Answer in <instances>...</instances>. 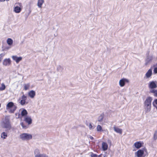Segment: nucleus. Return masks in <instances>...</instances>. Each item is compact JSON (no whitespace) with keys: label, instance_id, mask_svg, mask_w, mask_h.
Here are the masks:
<instances>
[{"label":"nucleus","instance_id":"nucleus-28","mask_svg":"<svg viewBox=\"0 0 157 157\" xmlns=\"http://www.w3.org/2000/svg\"><path fill=\"white\" fill-rule=\"evenodd\" d=\"M6 88V86L4 83L2 84V86L0 87V91H2L4 90Z\"/></svg>","mask_w":157,"mask_h":157},{"label":"nucleus","instance_id":"nucleus-5","mask_svg":"<svg viewBox=\"0 0 157 157\" xmlns=\"http://www.w3.org/2000/svg\"><path fill=\"white\" fill-rule=\"evenodd\" d=\"M20 138L23 140H29L32 139L33 136L31 134L23 133L20 135Z\"/></svg>","mask_w":157,"mask_h":157},{"label":"nucleus","instance_id":"nucleus-24","mask_svg":"<svg viewBox=\"0 0 157 157\" xmlns=\"http://www.w3.org/2000/svg\"><path fill=\"white\" fill-rule=\"evenodd\" d=\"M63 68L61 66H58L57 68V70L59 72H62L63 70Z\"/></svg>","mask_w":157,"mask_h":157},{"label":"nucleus","instance_id":"nucleus-20","mask_svg":"<svg viewBox=\"0 0 157 157\" xmlns=\"http://www.w3.org/2000/svg\"><path fill=\"white\" fill-rule=\"evenodd\" d=\"M7 43L9 46H11L13 43V40L10 38H8L7 40Z\"/></svg>","mask_w":157,"mask_h":157},{"label":"nucleus","instance_id":"nucleus-27","mask_svg":"<svg viewBox=\"0 0 157 157\" xmlns=\"http://www.w3.org/2000/svg\"><path fill=\"white\" fill-rule=\"evenodd\" d=\"M153 138L154 140H156L157 139V130L155 131Z\"/></svg>","mask_w":157,"mask_h":157},{"label":"nucleus","instance_id":"nucleus-2","mask_svg":"<svg viewBox=\"0 0 157 157\" xmlns=\"http://www.w3.org/2000/svg\"><path fill=\"white\" fill-rule=\"evenodd\" d=\"M135 154L137 157H145L148 155L147 151L145 147L139 149Z\"/></svg>","mask_w":157,"mask_h":157},{"label":"nucleus","instance_id":"nucleus-17","mask_svg":"<svg viewBox=\"0 0 157 157\" xmlns=\"http://www.w3.org/2000/svg\"><path fill=\"white\" fill-rule=\"evenodd\" d=\"M104 113H102L101 114L100 116L98 117V121L99 122H101L103 121L104 117Z\"/></svg>","mask_w":157,"mask_h":157},{"label":"nucleus","instance_id":"nucleus-11","mask_svg":"<svg viewBox=\"0 0 157 157\" xmlns=\"http://www.w3.org/2000/svg\"><path fill=\"white\" fill-rule=\"evenodd\" d=\"M11 64V60L10 59H6L3 60V65L6 66L9 65Z\"/></svg>","mask_w":157,"mask_h":157},{"label":"nucleus","instance_id":"nucleus-35","mask_svg":"<svg viewBox=\"0 0 157 157\" xmlns=\"http://www.w3.org/2000/svg\"><path fill=\"white\" fill-rule=\"evenodd\" d=\"M21 98L22 100L26 101L27 99V96L24 95H23L21 96Z\"/></svg>","mask_w":157,"mask_h":157},{"label":"nucleus","instance_id":"nucleus-29","mask_svg":"<svg viewBox=\"0 0 157 157\" xmlns=\"http://www.w3.org/2000/svg\"><path fill=\"white\" fill-rule=\"evenodd\" d=\"M97 131L98 132H101L102 131V127L100 125H98L97 128Z\"/></svg>","mask_w":157,"mask_h":157},{"label":"nucleus","instance_id":"nucleus-33","mask_svg":"<svg viewBox=\"0 0 157 157\" xmlns=\"http://www.w3.org/2000/svg\"><path fill=\"white\" fill-rule=\"evenodd\" d=\"M10 48V47H7L5 48H3V47L2 48H3L2 49V51H5L6 50H9Z\"/></svg>","mask_w":157,"mask_h":157},{"label":"nucleus","instance_id":"nucleus-39","mask_svg":"<svg viewBox=\"0 0 157 157\" xmlns=\"http://www.w3.org/2000/svg\"><path fill=\"white\" fill-rule=\"evenodd\" d=\"M21 116V114L20 113H18V115H17L18 117H17V118H19Z\"/></svg>","mask_w":157,"mask_h":157},{"label":"nucleus","instance_id":"nucleus-19","mask_svg":"<svg viewBox=\"0 0 157 157\" xmlns=\"http://www.w3.org/2000/svg\"><path fill=\"white\" fill-rule=\"evenodd\" d=\"M114 130L116 132H117L119 133L120 134H121L122 133V129L120 128H118L116 127H114Z\"/></svg>","mask_w":157,"mask_h":157},{"label":"nucleus","instance_id":"nucleus-37","mask_svg":"<svg viewBox=\"0 0 157 157\" xmlns=\"http://www.w3.org/2000/svg\"><path fill=\"white\" fill-rule=\"evenodd\" d=\"M39 157H48L47 155L44 154H41Z\"/></svg>","mask_w":157,"mask_h":157},{"label":"nucleus","instance_id":"nucleus-22","mask_svg":"<svg viewBox=\"0 0 157 157\" xmlns=\"http://www.w3.org/2000/svg\"><path fill=\"white\" fill-rule=\"evenodd\" d=\"M149 92L154 94V95L157 97V90L155 89L150 90Z\"/></svg>","mask_w":157,"mask_h":157},{"label":"nucleus","instance_id":"nucleus-40","mask_svg":"<svg viewBox=\"0 0 157 157\" xmlns=\"http://www.w3.org/2000/svg\"><path fill=\"white\" fill-rule=\"evenodd\" d=\"M89 138L91 140L94 139V138L91 136H90Z\"/></svg>","mask_w":157,"mask_h":157},{"label":"nucleus","instance_id":"nucleus-46","mask_svg":"<svg viewBox=\"0 0 157 157\" xmlns=\"http://www.w3.org/2000/svg\"><path fill=\"white\" fill-rule=\"evenodd\" d=\"M2 55L1 56H0L1 58L2 56Z\"/></svg>","mask_w":157,"mask_h":157},{"label":"nucleus","instance_id":"nucleus-42","mask_svg":"<svg viewBox=\"0 0 157 157\" xmlns=\"http://www.w3.org/2000/svg\"><path fill=\"white\" fill-rule=\"evenodd\" d=\"M9 0H0V2H4L5 1H9Z\"/></svg>","mask_w":157,"mask_h":157},{"label":"nucleus","instance_id":"nucleus-4","mask_svg":"<svg viewBox=\"0 0 157 157\" xmlns=\"http://www.w3.org/2000/svg\"><path fill=\"white\" fill-rule=\"evenodd\" d=\"M17 106L15 105L12 102H8L6 106V109L7 110L9 109V112L10 113H13L17 109Z\"/></svg>","mask_w":157,"mask_h":157},{"label":"nucleus","instance_id":"nucleus-50","mask_svg":"<svg viewBox=\"0 0 157 157\" xmlns=\"http://www.w3.org/2000/svg\"><path fill=\"white\" fill-rule=\"evenodd\" d=\"M20 4H21V3H20Z\"/></svg>","mask_w":157,"mask_h":157},{"label":"nucleus","instance_id":"nucleus-6","mask_svg":"<svg viewBox=\"0 0 157 157\" xmlns=\"http://www.w3.org/2000/svg\"><path fill=\"white\" fill-rule=\"evenodd\" d=\"M149 52H148L146 54V58L145 59V65H147L148 63L151 62L153 58V56H150L149 55Z\"/></svg>","mask_w":157,"mask_h":157},{"label":"nucleus","instance_id":"nucleus-31","mask_svg":"<svg viewBox=\"0 0 157 157\" xmlns=\"http://www.w3.org/2000/svg\"><path fill=\"white\" fill-rule=\"evenodd\" d=\"M20 104L21 105H25V104L26 103V101L24 100H21L20 101Z\"/></svg>","mask_w":157,"mask_h":157},{"label":"nucleus","instance_id":"nucleus-36","mask_svg":"<svg viewBox=\"0 0 157 157\" xmlns=\"http://www.w3.org/2000/svg\"><path fill=\"white\" fill-rule=\"evenodd\" d=\"M153 72L155 74H157V67H155L154 68Z\"/></svg>","mask_w":157,"mask_h":157},{"label":"nucleus","instance_id":"nucleus-12","mask_svg":"<svg viewBox=\"0 0 157 157\" xmlns=\"http://www.w3.org/2000/svg\"><path fill=\"white\" fill-rule=\"evenodd\" d=\"M152 70L151 69H150L145 74L146 78H150L152 75Z\"/></svg>","mask_w":157,"mask_h":157},{"label":"nucleus","instance_id":"nucleus-15","mask_svg":"<svg viewBox=\"0 0 157 157\" xmlns=\"http://www.w3.org/2000/svg\"><path fill=\"white\" fill-rule=\"evenodd\" d=\"M35 94V92L33 90H32L30 91L28 93L29 96L31 98H33L34 97Z\"/></svg>","mask_w":157,"mask_h":157},{"label":"nucleus","instance_id":"nucleus-9","mask_svg":"<svg viewBox=\"0 0 157 157\" xmlns=\"http://www.w3.org/2000/svg\"><path fill=\"white\" fill-rule=\"evenodd\" d=\"M128 82V79L123 78L120 80L119 85L121 87H123L124 86L126 82Z\"/></svg>","mask_w":157,"mask_h":157},{"label":"nucleus","instance_id":"nucleus-32","mask_svg":"<svg viewBox=\"0 0 157 157\" xmlns=\"http://www.w3.org/2000/svg\"><path fill=\"white\" fill-rule=\"evenodd\" d=\"M21 124L24 129H25L27 128V127L26 125H24L23 122H21Z\"/></svg>","mask_w":157,"mask_h":157},{"label":"nucleus","instance_id":"nucleus-43","mask_svg":"<svg viewBox=\"0 0 157 157\" xmlns=\"http://www.w3.org/2000/svg\"><path fill=\"white\" fill-rule=\"evenodd\" d=\"M154 107H155L156 109H157V106H156V105H155V106H153Z\"/></svg>","mask_w":157,"mask_h":157},{"label":"nucleus","instance_id":"nucleus-7","mask_svg":"<svg viewBox=\"0 0 157 157\" xmlns=\"http://www.w3.org/2000/svg\"><path fill=\"white\" fill-rule=\"evenodd\" d=\"M156 81H152L150 82L149 83L148 86L150 90L154 89L157 87Z\"/></svg>","mask_w":157,"mask_h":157},{"label":"nucleus","instance_id":"nucleus-38","mask_svg":"<svg viewBox=\"0 0 157 157\" xmlns=\"http://www.w3.org/2000/svg\"><path fill=\"white\" fill-rule=\"evenodd\" d=\"M89 127L90 129H93L94 128H93V126L91 124V123L90 124Z\"/></svg>","mask_w":157,"mask_h":157},{"label":"nucleus","instance_id":"nucleus-10","mask_svg":"<svg viewBox=\"0 0 157 157\" xmlns=\"http://www.w3.org/2000/svg\"><path fill=\"white\" fill-rule=\"evenodd\" d=\"M12 58L14 60L16 61L17 63H18L22 59L21 57H18L16 56H12Z\"/></svg>","mask_w":157,"mask_h":157},{"label":"nucleus","instance_id":"nucleus-30","mask_svg":"<svg viewBox=\"0 0 157 157\" xmlns=\"http://www.w3.org/2000/svg\"><path fill=\"white\" fill-rule=\"evenodd\" d=\"M90 156L91 157H97L98 156L97 155L94 154L93 152H91L90 153Z\"/></svg>","mask_w":157,"mask_h":157},{"label":"nucleus","instance_id":"nucleus-44","mask_svg":"<svg viewBox=\"0 0 157 157\" xmlns=\"http://www.w3.org/2000/svg\"><path fill=\"white\" fill-rule=\"evenodd\" d=\"M101 155H102V154H100V155H99L98 156V157H101Z\"/></svg>","mask_w":157,"mask_h":157},{"label":"nucleus","instance_id":"nucleus-8","mask_svg":"<svg viewBox=\"0 0 157 157\" xmlns=\"http://www.w3.org/2000/svg\"><path fill=\"white\" fill-rule=\"evenodd\" d=\"M144 143L143 142L138 141L135 142L134 144L135 147L137 149L143 146Z\"/></svg>","mask_w":157,"mask_h":157},{"label":"nucleus","instance_id":"nucleus-1","mask_svg":"<svg viewBox=\"0 0 157 157\" xmlns=\"http://www.w3.org/2000/svg\"><path fill=\"white\" fill-rule=\"evenodd\" d=\"M152 99L151 97L149 96L147 98L144 102V107L146 113L150 112L151 110V102Z\"/></svg>","mask_w":157,"mask_h":157},{"label":"nucleus","instance_id":"nucleus-14","mask_svg":"<svg viewBox=\"0 0 157 157\" xmlns=\"http://www.w3.org/2000/svg\"><path fill=\"white\" fill-rule=\"evenodd\" d=\"M102 147L103 151H106L108 147V146L106 142H102Z\"/></svg>","mask_w":157,"mask_h":157},{"label":"nucleus","instance_id":"nucleus-47","mask_svg":"<svg viewBox=\"0 0 157 157\" xmlns=\"http://www.w3.org/2000/svg\"><path fill=\"white\" fill-rule=\"evenodd\" d=\"M23 43V41H22V42H21V43L22 44Z\"/></svg>","mask_w":157,"mask_h":157},{"label":"nucleus","instance_id":"nucleus-13","mask_svg":"<svg viewBox=\"0 0 157 157\" xmlns=\"http://www.w3.org/2000/svg\"><path fill=\"white\" fill-rule=\"evenodd\" d=\"M25 121L28 124H30L32 123V119L31 117H26L25 118Z\"/></svg>","mask_w":157,"mask_h":157},{"label":"nucleus","instance_id":"nucleus-49","mask_svg":"<svg viewBox=\"0 0 157 157\" xmlns=\"http://www.w3.org/2000/svg\"><path fill=\"white\" fill-rule=\"evenodd\" d=\"M54 36H56V35H54Z\"/></svg>","mask_w":157,"mask_h":157},{"label":"nucleus","instance_id":"nucleus-26","mask_svg":"<svg viewBox=\"0 0 157 157\" xmlns=\"http://www.w3.org/2000/svg\"><path fill=\"white\" fill-rule=\"evenodd\" d=\"M7 137V135L6 132H3L1 134V137L4 139H6Z\"/></svg>","mask_w":157,"mask_h":157},{"label":"nucleus","instance_id":"nucleus-21","mask_svg":"<svg viewBox=\"0 0 157 157\" xmlns=\"http://www.w3.org/2000/svg\"><path fill=\"white\" fill-rule=\"evenodd\" d=\"M44 0H38L37 3V6L39 8H41L42 7V5L44 3Z\"/></svg>","mask_w":157,"mask_h":157},{"label":"nucleus","instance_id":"nucleus-18","mask_svg":"<svg viewBox=\"0 0 157 157\" xmlns=\"http://www.w3.org/2000/svg\"><path fill=\"white\" fill-rule=\"evenodd\" d=\"M28 114V112L27 110L25 109H23L21 113V116L22 117H25L27 116Z\"/></svg>","mask_w":157,"mask_h":157},{"label":"nucleus","instance_id":"nucleus-25","mask_svg":"<svg viewBox=\"0 0 157 157\" xmlns=\"http://www.w3.org/2000/svg\"><path fill=\"white\" fill-rule=\"evenodd\" d=\"M24 89L25 90H27L29 89V87H30V84L29 83H28L27 84H24Z\"/></svg>","mask_w":157,"mask_h":157},{"label":"nucleus","instance_id":"nucleus-45","mask_svg":"<svg viewBox=\"0 0 157 157\" xmlns=\"http://www.w3.org/2000/svg\"><path fill=\"white\" fill-rule=\"evenodd\" d=\"M18 113H16L15 114L16 115V116H17V115H18Z\"/></svg>","mask_w":157,"mask_h":157},{"label":"nucleus","instance_id":"nucleus-23","mask_svg":"<svg viewBox=\"0 0 157 157\" xmlns=\"http://www.w3.org/2000/svg\"><path fill=\"white\" fill-rule=\"evenodd\" d=\"M34 155L35 157H39L41 154H40V152L39 150L36 149L35 150Z\"/></svg>","mask_w":157,"mask_h":157},{"label":"nucleus","instance_id":"nucleus-48","mask_svg":"<svg viewBox=\"0 0 157 157\" xmlns=\"http://www.w3.org/2000/svg\"><path fill=\"white\" fill-rule=\"evenodd\" d=\"M1 104L0 103V107H1Z\"/></svg>","mask_w":157,"mask_h":157},{"label":"nucleus","instance_id":"nucleus-34","mask_svg":"<svg viewBox=\"0 0 157 157\" xmlns=\"http://www.w3.org/2000/svg\"><path fill=\"white\" fill-rule=\"evenodd\" d=\"M153 106H155V105H157V99H155L152 103Z\"/></svg>","mask_w":157,"mask_h":157},{"label":"nucleus","instance_id":"nucleus-16","mask_svg":"<svg viewBox=\"0 0 157 157\" xmlns=\"http://www.w3.org/2000/svg\"><path fill=\"white\" fill-rule=\"evenodd\" d=\"M21 9L18 6H16L14 8V11L16 13H19L21 12Z\"/></svg>","mask_w":157,"mask_h":157},{"label":"nucleus","instance_id":"nucleus-41","mask_svg":"<svg viewBox=\"0 0 157 157\" xmlns=\"http://www.w3.org/2000/svg\"><path fill=\"white\" fill-rule=\"evenodd\" d=\"M29 14L31 13V8H30L29 9Z\"/></svg>","mask_w":157,"mask_h":157},{"label":"nucleus","instance_id":"nucleus-3","mask_svg":"<svg viewBox=\"0 0 157 157\" xmlns=\"http://www.w3.org/2000/svg\"><path fill=\"white\" fill-rule=\"evenodd\" d=\"M11 127L10 119L8 117H5L2 122V128H6V131L7 132L10 130Z\"/></svg>","mask_w":157,"mask_h":157}]
</instances>
